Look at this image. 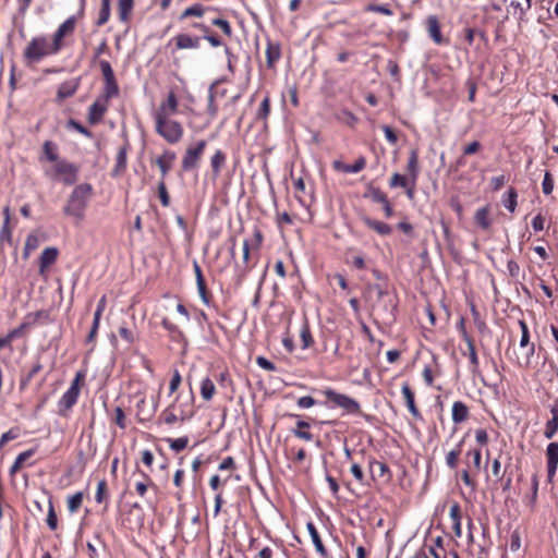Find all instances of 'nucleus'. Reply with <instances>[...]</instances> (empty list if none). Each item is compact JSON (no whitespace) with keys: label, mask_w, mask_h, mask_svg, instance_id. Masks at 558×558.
Listing matches in <instances>:
<instances>
[{"label":"nucleus","mask_w":558,"mask_h":558,"mask_svg":"<svg viewBox=\"0 0 558 558\" xmlns=\"http://www.w3.org/2000/svg\"><path fill=\"white\" fill-rule=\"evenodd\" d=\"M59 52L60 50L54 47L53 41H49L47 36L40 35L31 39L23 51V57L27 63H37L44 58Z\"/></svg>","instance_id":"1"},{"label":"nucleus","mask_w":558,"mask_h":558,"mask_svg":"<svg viewBox=\"0 0 558 558\" xmlns=\"http://www.w3.org/2000/svg\"><path fill=\"white\" fill-rule=\"evenodd\" d=\"M90 193V184L83 183L76 185L72 191L71 195L69 196L68 202L63 208L64 215L74 217L78 220L83 219Z\"/></svg>","instance_id":"2"},{"label":"nucleus","mask_w":558,"mask_h":558,"mask_svg":"<svg viewBox=\"0 0 558 558\" xmlns=\"http://www.w3.org/2000/svg\"><path fill=\"white\" fill-rule=\"evenodd\" d=\"M80 167L66 159H61L50 168L45 169V175L65 185H73L78 180Z\"/></svg>","instance_id":"3"},{"label":"nucleus","mask_w":558,"mask_h":558,"mask_svg":"<svg viewBox=\"0 0 558 558\" xmlns=\"http://www.w3.org/2000/svg\"><path fill=\"white\" fill-rule=\"evenodd\" d=\"M156 132L169 144L179 143L184 134V129L179 121L171 117H154Z\"/></svg>","instance_id":"4"},{"label":"nucleus","mask_w":558,"mask_h":558,"mask_svg":"<svg viewBox=\"0 0 558 558\" xmlns=\"http://www.w3.org/2000/svg\"><path fill=\"white\" fill-rule=\"evenodd\" d=\"M84 378L82 372H77L68 390L58 401V412L62 416H66L68 412L76 404L80 396V385Z\"/></svg>","instance_id":"5"},{"label":"nucleus","mask_w":558,"mask_h":558,"mask_svg":"<svg viewBox=\"0 0 558 558\" xmlns=\"http://www.w3.org/2000/svg\"><path fill=\"white\" fill-rule=\"evenodd\" d=\"M324 393L331 403L345 410L348 413L357 414L361 412V405L355 399L332 389H326Z\"/></svg>","instance_id":"6"},{"label":"nucleus","mask_w":558,"mask_h":558,"mask_svg":"<svg viewBox=\"0 0 558 558\" xmlns=\"http://www.w3.org/2000/svg\"><path fill=\"white\" fill-rule=\"evenodd\" d=\"M207 142L205 140L198 141L194 146L186 148L182 158V170L191 171L198 167V162L206 148Z\"/></svg>","instance_id":"7"},{"label":"nucleus","mask_w":558,"mask_h":558,"mask_svg":"<svg viewBox=\"0 0 558 558\" xmlns=\"http://www.w3.org/2000/svg\"><path fill=\"white\" fill-rule=\"evenodd\" d=\"M75 25L76 16L71 15L63 23H61L54 32L52 41L54 44V47L58 48L60 51L63 47V38L74 33Z\"/></svg>","instance_id":"8"},{"label":"nucleus","mask_w":558,"mask_h":558,"mask_svg":"<svg viewBox=\"0 0 558 558\" xmlns=\"http://www.w3.org/2000/svg\"><path fill=\"white\" fill-rule=\"evenodd\" d=\"M108 109L106 99H96L88 109L87 120L90 124H98Z\"/></svg>","instance_id":"9"},{"label":"nucleus","mask_w":558,"mask_h":558,"mask_svg":"<svg viewBox=\"0 0 558 558\" xmlns=\"http://www.w3.org/2000/svg\"><path fill=\"white\" fill-rule=\"evenodd\" d=\"M202 37L191 36L189 34H178L171 41H174L175 49H198L201 47Z\"/></svg>","instance_id":"10"},{"label":"nucleus","mask_w":558,"mask_h":558,"mask_svg":"<svg viewBox=\"0 0 558 558\" xmlns=\"http://www.w3.org/2000/svg\"><path fill=\"white\" fill-rule=\"evenodd\" d=\"M177 158V154L173 150L166 149L163 153L156 159V165L158 166L161 173V181H165L168 172L171 170L173 162Z\"/></svg>","instance_id":"11"},{"label":"nucleus","mask_w":558,"mask_h":558,"mask_svg":"<svg viewBox=\"0 0 558 558\" xmlns=\"http://www.w3.org/2000/svg\"><path fill=\"white\" fill-rule=\"evenodd\" d=\"M547 475L551 480L558 468V442H549L546 448Z\"/></svg>","instance_id":"12"},{"label":"nucleus","mask_w":558,"mask_h":558,"mask_svg":"<svg viewBox=\"0 0 558 558\" xmlns=\"http://www.w3.org/2000/svg\"><path fill=\"white\" fill-rule=\"evenodd\" d=\"M178 99L173 92H170L154 117H171L178 111Z\"/></svg>","instance_id":"13"},{"label":"nucleus","mask_w":558,"mask_h":558,"mask_svg":"<svg viewBox=\"0 0 558 558\" xmlns=\"http://www.w3.org/2000/svg\"><path fill=\"white\" fill-rule=\"evenodd\" d=\"M366 166V160L364 157H360L356 159V161L352 165H347L342 162L341 160H333L332 161V168L336 171L344 172V173H357L362 171Z\"/></svg>","instance_id":"14"},{"label":"nucleus","mask_w":558,"mask_h":558,"mask_svg":"<svg viewBox=\"0 0 558 558\" xmlns=\"http://www.w3.org/2000/svg\"><path fill=\"white\" fill-rule=\"evenodd\" d=\"M59 160H61V158H59V147H58V145L56 143L51 142V141H46L43 144L41 155L39 157V161L40 162L49 161V162H53V165H54Z\"/></svg>","instance_id":"15"},{"label":"nucleus","mask_w":558,"mask_h":558,"mask_svg":"<svg viewBox=\"0 0 558 558\" xmlns=\"http://www.w3.org/2000/svg\"><path fill=\"white\" fill-rule=\"evenodd\" d=\"M59 255L57 247H46L39 257V272L44 274L47 268L56 263Z\"/></svg>","instance_id":"16"},{"label":"nucleus","mask_w":558,"mask_h":558,"mask_svg":"<svg viewBox=\"0 0 558 558\" xmlns=\"http://www.w3.org/2000/svg\"><path fill=\"white\" fill-rule=\"evenodd\" d=\"M401 392L403 395V398L405 400V405L409 410V412L415 417V418H422V415L418 411V409L415 405V396L412 391L411 387L408 383H404L401 388Z\"/></svg>","instance_id":"17"},{"label":"nucleus","mask_w":558,"mask_h":558,"mask_svg":"<svg viewBox=\"0 0 558 558\" xmlns=\"http://www.w3.org/2000/svg\"><path fill=\"white\" fill-rule=\"evenodd\" d=\"M306 529H307V532L312 538V542L315 546V549L316 551L319 554V556L322 558H328V551L326 549V547L324 546L322 539H320V536H319V533L315 526V524L313 522H307L306 524Z\"/></svg>","instance_id":"18"},{"label":"nucleus","mask_w":558,"mask_h":558,"mask_svg":"<svg viewBox=\"0 0 558 558\" xmlns=\"http://www.w3.org/2000/svg\"><path fill=\"white\" fill-rule=\"evenodd\" d=\"M78 86H80L78 78L63 82L58 88V93H57L58 98L66 99L69 97H72L76 93Z\"/></svg>","instance_id":"19"},{"label":"nucleus","mask_w":558,"mask_h":558,"mask_svg":"<svg viewBox=\"0 0 558 558\" xmlns=\"http://www.w3.org/2000/svg\"><path fill=\"white\" fill-rule=\"evenodd\" d=\"M463 355H468V357H469L471 374L474 377H480L481 376L480 362H478V356H477V353L475 350L474 342L469 343L468 352H464Z\"/></svg>","instance_id":"20"},{"label":"nucleus","mask_w":558,"mask_h":558,"mask_svg":"<svg viewBox=\"0 0 558 558\" xmlns=\"http://www.w3.org/2000/svg\"><path fill=\"white\" fill-rule=\"evenodd\" d=\"M363 222L367 228L374 230L380 235H389L392 232V228L389 225L373 218L364 217Z\"/></svg>","instance_id":"21"},{"label":"nucleus","mask_w":558,"mask_h":558,"mask_svg":"<svg viewBox=\"0 0 558 558\" xmlns=\"http://www.w3.org/2000/svg\"><path fill=\"white\" fill-rule=\"evenodd\" d=\"M311 427L310 423L306 421L299 420L295 424V428L291 429V433L294 437L305 440V441H312L314 436L312 433L307 432Z\"/></svg>","instance_id":"22"},{"label":"nucleus","mask_w":558,"mask_h":558,"mask_svg":"<svg viewBox=\"0 0 558 558\" xmlns=\"http://www.w3.org/2000/svg\"><path fill=\"white\" fill-rule=\"evenodd\" d=\"M427 31H428L429 36L436 44H441L444 41L441 32H440V25H439L438 19L435 15L428 16Z\"/></svg>","instance_id":"23"},{"label":"nucleus","mask_w":558,"mask_h":558,"mask_svg":"<svg viewBox=\"0 0 558 558\" xmlns=\"http://www.w3.org/2000/svg\"><path fill=\"white\" fill-rule=\"evenodd\" d=\"M474 220H475V223L481 229H483V230L489 229L490 226H492V220L489 218V207L488 206H484V207L478 208L475 211Z\"/></svg>","instance_id":"24"},{"label":"nucleus","mask_w":558,"mask_h":558,"mask_svg":"<svg viewBox=\"0 0 558 558\" xmlns=\"http://www.w3.org/2000/svg\"><path fill=\"white\" fill-rule=\"evenodd\" d=\"M407 170L410 174L411 180H413V184H415L420 173L418 154L416 149H412L410 151Z\"/></svg>","instance_id":"25"},{"label":"nucleus","mask_w":558,"mask_h":558,"mask_svg":"<svg viewBox=\"0 0 558 558\" xmlns=\"http://www.w3.org/2000/svg\"><path fill=\"white\" fill-rule=\"evenodd\" d=\"M469 416V409L462 401H456L452 404V421L456 424L464 422Z\"/></svg>","instance_id":"26"},{"label":"nucleus","mask_w":558,"mask_h":558,"mask_svg":"<svg viewBox=\"0 0 558 558\" xmlns=\"http://www.w3.org/2000/svg\"><path fill=\"white\" fill-rule=\"evenodd\" d=\"M227 156L221 149H217L210 158V167L215 177L220 174L222 167L226 165Z\"/></svg>","instance_id":"27"},{"label":"nucleus","mask_w":558,"mask_h":558,"mask_svg":"<svg viewBox=\"0 0 558 558\" xmlns=\"http://www.w3.org/2000/svg\"><path fill=\"white\" fill-rule=\"evenodd\" d=\"M129 143L122 145L117 154L114 174L125 170L128 161Z\"/></svg>","instance_id":"28"},{"label":"nucleus","mask_w":558,"mask_h":558,"mask_svg":"<svg viewBox=\"0 0 558 558\" xmlns=\"http://www.w3.org/2000/svg\"><path fill=\"white\" fill-rule=\"evenodd\" d=\"M104 88H102V97L101 99H106L107 102L113 97H117L119 95V86L117 83V80H107L104 81Z\"/></svg>","instance_id":"29"},{"label":"nucleus","mask_w":558,"mask_h":558,"mask_svg":"<svg viewBox=\"0 0 558 558\" xmlns=\"http://www.w3.org/2000/svg\"><path fill=\"white\" fill-rule=\"evenodd\" d=\"M300 339L302 341V349H307L314 343V339L312 337L310 325L306 318L303 319L300 328Z\"/></svg>","instance_id":"30"},{"label":"nucleus","mask_w":558,"mask_h":558,"mask_svg":"<svg viewBox=\"0 0 558 558\" xmlns=\"http://www.w3.org/2000/svg\"><path fill=\"white\" fill-rule=\"evenodd\" d=\"M134 0H119L118 1V13L119 19L122 22H128L130 14L133 10Z\"/></svg>","instance_id":"31"},{"label":"nucleus","mask_w":558,"mask_h":558,"mask_svg":"<svg viewBox=\"0 0 558 558\" xmlns=\"http://www.w3.org/2000/svg\"><path fill=\"white\" fill-rule=\"evenodd\" d=\"M35 451L36 450L32 448L21 452L10 468V474H15L20 469H22L25 461L32 458L35 454Z\"/></svg>","instance_id":"32"},{"label":"nucleus","mask_w":558,"mask_h":558,"mask_svg":"<svg viewBox=\"0 0 558 558\" xmlns=\"http://www.w3.org/2000/svg\"><path fill=\"white\" fill-rule=\"evenodd\" d=\"M517 198L518 194L517 191L513 187H510L508 192L502 197V205L510 211L514 213L517 207Z\"/></svg>","instance_id":"33"},{"label":"nucleus","mask_w":558,"mask_h":558,"mask_svg":"<svg viewBox=\"0 0 558 558\" xmlns=\"http://www.w3.org/2000/svg\"><path fill=\"white\" fill-rule=\"evenodd\" d=\"M216 388L214 381L206 377L201 383V395L204 400H210L215 395Z\"/></svg>","instance_id":"34"},{"label":"nucleus","mask_w":558,"mask_h":558,"mask_svg":"<svg viewBox=\"0 0 558 558\" xmlns=\"http://www.w3.org/2000/svg\"><path fill=\"white\" fill-rule=\"evenodd\" d=\"M281 52L278 45L268 44L266 49V59L268 68H272L274 64L280 59Z\"/></svg>","instance_id":"35"},{"label":"nucleus","mask_w":558,"mask_h":558,"mask_svg":"<svg viewBox=\"0 0 558 558\" xmlns=\"http://www.w3.org/2000/svg\"><path fill=\"white\" fill-rule=\"evenodd\" d=\"M364 197L372 199L375 203L383 204L387 199V195L378 187L368 186Z\"/></svg>","instance_id":"36"},{"label":"nucleus","mask_w":558,"mask_h":558,"mask_svg":"<svg viewBox=\"0 0 558 558\" xmlns=\"http://www.w3.org/2000/svg\"><path fill=\"white\" fill-rule=\"evenodd\" d=\"M167 441L171 450H173L174 452H180L186 448L189 444V438L186 436L179 438H168Z\"/></svg>","instance_id":"37"},{"label":"nucleus","mask_w":558,"mask_h":558,"mask_svg":"<svg viewBox=\"0 0 558 558\" xmlns=\"http://www.w3.org/2000/svg\"><path fill=\"white\" fill-rule=\"evenodd\" d=\"M82 502H83V493L82 492H77L74 495L70 496L68 498L69 511L72 513L76 512L81 508Z\"/></svg>","instance_id":"38"},{"label":"nucleus","mask_w":558,"mask_h":558,"mask_svg":"<svg viewBox=\"0 0 558 558\" xmlns=\"http://www.w3.org/2000/svg\"><path fill=\"white\" fill-rule=\"evenodd\" d=\"M558 430V416L551 415V418L547 421L545 425L544 436L547 439H551Z\"/></svg>","instance_id":"39"},{"label":"nucleus","mask_w":558,"mask_h":558,"mask_svg":"<svg viewBox=\"0 0 558 558\" xmlns=\"http://www.w3.org/2000/svg\"><path fill=\"white\" fill-rule=\"evenodd\" d=\"M110 17V2H101V8L99 11L98 19L96 20L97 26L105 25Z\"/></svg>","instance_id":"40"},{"label":"nucleus","mask_w":558,"mask_h":558,"mask_svg":"<svg viewBox=\"0 0 558 558\" xmlns=\"http://www.w3.org/2000/svg\"><path fill=\"white\" fill-rule=\"evenodd\" d=\"M66 128L71 129V130H75L76 132L81 133L82 135H84L88 138L93 137V133L74 119H70L66 122Z\"/></svg>","instance_id":"41"},{"label":"nucleus","mask_w":558,"mask_h":558,"mask_svg":"<svg viewBox=\"0 0 558 558\" xmlns=\"http://www.w3.org/2000/svg\"><path fill=\"white\" fill-rule=\"evenodd\" d=\"M204 14V8L199 3H195L189 8H186L181 14V19H185L189 16H197L201 17Z\"/></svg>","instance_id":"42"},{"label":"nucleus","mask_w":558,"mask_h":558,"mask_svg":"<svg viewBox=\"0 0 558 558\" xmlns=\"http://www.w3.org/2000/svg\"><path fill=\"white\" fill-rule=\"evenodd\" d=\"M365 10L368 12L380 13V14L388 15V16H391L393 14L392 10L387 4L371 3L366 7Z\"/></svg>","instance_id":"43"},{"label":"nucleus","mask_w":558,"mask_h":558,"mask_svg":"<svg viewBox=\"0 0 558 558\" xmlns=\"http://www.w3.org/2000/svg\"><path fill=\"white\" fill-rule=\"evenodd\" d=\"M211 24L219 27L223 32V34H226L228 37H230L232 35L231 25L227 20L221 19V17H216V19L211 20Z\"/></svg>","instance_id":"44"},{"label":"nucleus","mask_w":558,"mask_h":558,"mask_svg":"<svg viewBox=\"0 0 558 558\" xmlns=\"http://www.w3.org/2000/svg\"><path fill=\"white\" fill-rule=\"evenodd\" d=\"M519 326H520L521 333H522L521 339H520V347L525 348L531 343L529 327L524 320H519Z\"/></svg>","instance_id":"45"},{"label":"nucleus","mask_w":558,"mask_h":558,"mask_svg":"<svg viewBox=\"0 0 558 558\" xmlns=\"http://www.w3.org/2000/svg\"><path fill=\"white\" fill-rule=\"evenodd\" d=\"M389 185L390 187H408L409 181L404 175L400 173H393L390 179Z\"/></svg>","instance_id":"46"},{"label":"nucleus","mask_w":558,"mask_h":558,"mask_svg":"<svg viewBox=\"0 0 558 558\" xmlns=\"http://www.w3.org/2000/svg\"><path fill=\"white\" fill-rule=\"evenodd\" d=\"M47 525L51 531H54L58 527V519L53 508V505L49 502L48 513H47Z\"/></svg>","instance_id":"47"},{"label":"nucleus","mask_w":558,"mask_h":558,"mask_svg":"<svg viewBox=\"0 0 558 558\" xmlns=\"http://www.w3.org/2000/svg\"><path fill=\"white\" fill-rule=\"evenodd\" d=\"M369 469L373 474L377 472L378 476H384L388 472L387 464L376 460L369 462Z\"/></svg>","instance_id":"48"},{"label":"nucleus","mask_w":558,"mask_h":558,"mask_svg":"<svg viewBox=\"0 0 558 558\" xmlns=\"http://www.w3.org/2000/svg\"><path fill=\"white\" fill-rule=\"evenodd\" d=\"M99 66L104 76V81L116 78L111 64L107 60H101L99 62Z\"/></svg>","instance_id":"49"},{"label":"nucleus","mask_w":558,"mask_h":558,"mask_svg":"<svg viewBox=\"0 0 558 558\" xmlns=\"http://www.w3.org/2000/svg\"><path fill=\"white\" fill-rule=\"evenodd\" d=\"M269 113H270V99L268 96H266L259 106V109L257 112V118L265 120L268 118Z\"/></svg>","instance_id":"50"},{"label":"nucleus","mask_w":558,"mask_h":558,"mask_svg":"<svg viewBox=\"0 0 558 558\" xmlns=\"http://www.w3.org/2000/svg\"><path fill=\"white\" fill-rule=\"evenodd\" d=\"M158 195L162 206L168 207L170 204V197L165 184V181H160L158 184Z\"/></svg>","instance_id":"51"},{"label":"nucleus","mask_w":558,"mask_h":558,"mask_svg":"<svg viewBox=\"0 0 558 558\" xmlns=\"http://www.w3.org/2000/svg\"><path fill=\"white\" fill-rule=\"evenodd\" d=\"M106 492H107V482H106V480H101L98 482L97 490L95 494V500L97 504H101L105 500Z\"/></svg>","instance_id":"52"},{"label":"nucleus","mask_w":558,"mask_h":558,"mask_svg":"<svg viewBox=\"0 0 558 558\" xmlns=\"http://www.w3.org/2000/svg\"><path fill=\"white\" fill-rule=\"evenodd\" d=\"M543 193L549 195L554 190V180L549 172H546L542 183Z\"/></svg>","instance_id":"53"},{"label":"nucleus","mask_w":558,"mask_h":558,"mask_svg":"<svg viewBox=\"0 0 558 558\" xmlns=\"http://www.w3.org/2000/svg\"><path fill=\"white\" fill-rule=\"evenodd\" d=\"M17 437H19V430L14 429V428H11L8 432L3 433L0 438V448L2 446H4L7 442H9Z\"/></svg>","instance_id":"54"},{"label":"nucleus","mask_w":558,"mask_h":558,"mask_svg":"<svg viewBox=\"0 0 558 558\" xmlns=\"http://www.w3.org/2000/svg\"><path fill=\"white\" fill-rule=\"evenodd\" d=\"M296 404L300 409H308L316 404V400L311 396H303L298 399Z\"/></svg>","instance_id":"55"},{"label":"nucleus","mask_w":558,"mask_h":558,"mask_svg":"<svg viewBox=\"0 0 558 558\" xmlns=\"http://www.w3.org/2000/svg\"><path fill=\"white\" fill-rule=\"evenodd\" d=\"M256 363L265 371L275 372L277 369L276 365L264 356H258Z\"/></svg>","instance_id":"56"},{"label":"nucleus","mask_w":558,"mask_h":558,"mask_svg":"<svg viewBox=\"0 0 558 558\" xmlns=\"http://www.w3.org/2000/svg\"><path fill=\"white\" fill-rule=\"evenodd\" d=\"M449 517L452 520V523L461 521V508L458 502H453L450 506Z\"/></svg>","instance_id":"57"},{"label":"nucleus","mask_w":558,"mask_h":558,"mask_svg":"<svg viewBox=\"0 0 558 558\" xmlns=\"http://www.w3.org/2000/svg\"><path fill=\"white\" fill-rule=\"evenodd\" d=\"M458 450H450L446 456V464L451 470L457 468V461H458Z\"/></svg>","instance_id":"58"},{"label":"nucleus","mask_w":558,"mask_h":558,"mask_svg":"<svg viewBox=\"0 0 558 558\" xmlns=\"http://www.w3.org/2000/svg\"><path fill=\"white\" fill-rule=\"evenodd\" d=\"M28 326L27 323H23L21 324L17 328H14L12 329L11 331H9L7 335L8 337L11 339V341L20 338L23 332H24V329Z\"/></svg>","instance_id":"59"},{"label":"nucleus","mask_w":558,"mask_h":558,"mask_svg":"<svg viewBox=\"0 0 558 558\" xmlns=\"http://www.w3.org/2000/svg\"><path fill=\"white\" fill-rule=\"evenodd\" d=\"M9 225L10 223L3 222L2 227H1L0 240L2 242H4V241L11 242V240H12V231H11V228Z\"/></svg>","instance_id":"60"},{"label":"nucleus","mask_w":558,"mask_h":558,"mask_svg":"<svg viewBox=\"0 0 558 558\" xmlns=\"http://www.w3.org/2000/svg\"><path fill=\"white\" fill-rule=\"evenodd\" d=\"M350 471L356 481H359L361 484H364L365 476L359 464H352Z\"/></svg>","instance_id":"61"},{"label":"nucleus","mask_w":558,"mask_h":558,"mask_svg":"<svg viewBox=\"0 0 558 558\" xmlns=\"http://www.w3.org/2000/svg\"><path fill=\"white\" fill-rule=\"evenodd\" d=\"M114 413H116V424L121 428H125V426H126L125 414H124L122 408L117 407L114 410Z\"/></svg>","instance_id":"62"},{"label":"nucleus","mask_w":558,"mask_h":558,"mask_svg":"<svg viewBox=\"0 0 558 558\" xmlns=\"http://www.w3.org/2000/svg\"><path fill=\"white\" fill-rule=\"evenodd\" d=\"M505 183H506V177L505 175H497V177H493L490 179V185H492V189L494 191L500 190L504 186Z\"/></svg>","instance_id":"63"},{"label":"nucleus","mask_w":558,"mask_h":558,"mask_svg":"<svg viewBox=\"0 0 558 558\" xmlns=\"http://www.w3.org/2000/svg\"><path fill=\"white\" fill-rule=\"evenodd\" d=\"M119 335L128 343H132L134 341L133 332L129 328H126L125 326H121L119 328Z\"/></svg>","instance_id":"64"}]
</instances>
